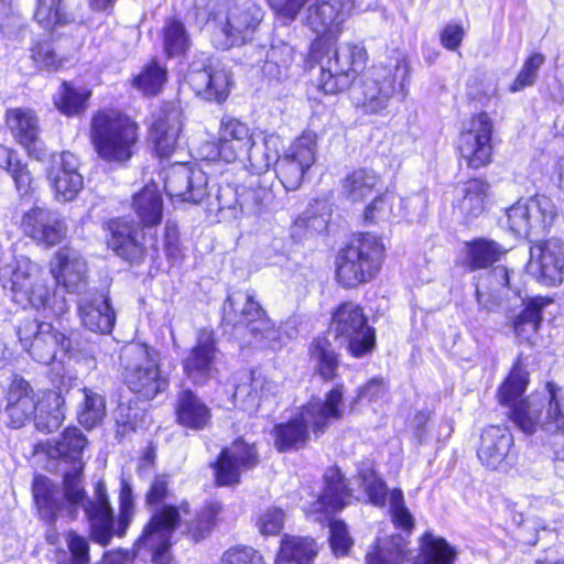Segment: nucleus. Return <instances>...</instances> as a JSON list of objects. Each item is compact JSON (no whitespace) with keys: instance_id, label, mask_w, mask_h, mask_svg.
<instances>
[{"instance_id":"56","label":"nucleus","mask_w":564,"mask_h":564,"mask_svg":"<svg viewBox=\"0 0 564 564\" xmlns=\"http://www.w3.org/2000/svg\"><path fill=\"white\" fill-rule=\"evenodd\" d=\"M394 197L387 192L377 194L372 200L367 204L362 212V221L365 225H377L387 221L393 214Z\"/></svg>"},{"instance_id":"54","label":"nucleus","mask_w":564,"mask_h":564,"mask_svg":"<svg viewBox=\"0 0 564 564\" xmlns=\"http://www.w3.org/2000/svg\"><path fill=\"white\" fill-rule=\"evenodd\" d=\"M191 39L184 23L169 19L163 28V47L169 57L181 56L189 48Z\"/></svg>"},{"instance_id":"58","label":"nucleus","mask_w":564,"mask_h":564,"mask_svg":"<svg viewBox=\"0 0 564 564\" xmlns=\"http://www.w3.org/2000/svg\"><path fill=\"white\" fill-rule=\"evenodd\" d=\"M172 496L171 476L166 473L155 474L144 492V503L149 508L165 505Z\"/></svg>"},{"instance_id":"27","label":"nucleus","mask_w":564,"mask_h":564,"mask_svg":"<svg viewBox=\"0 0 564 564\" xmlns=\"http://www.w3.org/2000/svg\"><path fill=\"white\" fill-rule=\"evenodd\" d=\"M490 189L491 185L485 177L473 175L460 183L459 195L454 198L452 207L469 223L487 210Z\"/></svg>"},{"instance_id":"8","label":"nucleus","mask_w":564,"mask_h":564,"mask_svg":"<svg viewBox=\"0 0 564 564\" xmlns=\"http://www.w3.org/2000/svg\"><path fill=\"white\" fill-rule=\"evenodd\" d=\"M406 95L405 85L395 73H355L350 90L354 108L364 116L387 117Z\"/></svg>"},{"instance_id":"61","label":"nucleus","mask_w":564,"mask_h":564,"mask_svg":"<svg viewBox=\"0 0 564 564\" xmlns=\"http://www.w3.org/2000/svg\"><path fill=\"white\" fill-rule=\"evenodd\" d=\"M220 561L221 564H265L260 551L243 544H237L226 550Z\"/></svg>"},{"instance_id":"1","label":"nucleus","mask_w":564,"mask_h":564,"mask_svg":"<svg viewBox=\"0 0 564 564\" xmlns=\"http://www.w3.org/2000/svg\"><path fill=\"white\" fill-rule=\"evenodd\" d=\"M530 384V372L525 358L519 354L507 375L497 387L495 397L499 405L507 408V419L525 435H533L540 427L544 434V446L553 460L564 462V397L562 388L554 381H546L547 393L543 420L524 395Z\"/></svg>"},{"instance_id":"49","label":"nucleus","mask_w":564,"mask_h":564,"mask_svg":"<svg viewBox=\"0 0 564 564\" xmlns=\"http://www.w3.org/2000/svg\"><path fill=\"white\" fill-rule=\"evenodd\" d=\"M256 59L248 62L246 66L261 67L264 70H273L274 68H290L294 58L293 47L288 44L272 46L269 51L264 47H250Z\"/></svg>"},{"instance_id":"63","label":"nucleus","mask_w":564,"mask_h":564,"mask_svg":"<svg viewBox=\"0 0 564 564\" xmlns=\"http://www.w3.org/2000/svg\"><path fill=\"white\" fill-rule=\"evenodd\" d=\"M507 226L516 235L528 232L530 228V212L525 203L518 200L506 210Z\"/></svg>"},{"instance_id":"59","label":"nucleus","mask_w":564,"mask_h":564,"mask_svg":"<svg viewBox=\"0 0 564 564\" xmlns=\"http://www.w3.org/2000/svg\"><path fill=\"white\" fill-rule=\"evenodd\" d=\"M355 75L351 73H321L317 89L325 95H338L347 89L351 90Z\"/></svg>"},{"instance_id":"20","label":"nucleus","mask_w":564,"mask_h":564,"mask_svg":"<svg viewBox=\"0 0 564 564\" xmlns=\"http://www.w3.org/2000/svg\"><path fill=\"white\" fill-rule=\"evenodd\" d=\"M354 0H316L308 7L307 25L316 35L338 39Z\"/></svg>"},{"instance_id":"40","label":"nucleus","mask_w":564,"mask_h":564,"mask_svg":"<svg viewBox=\"0 0 564 564\" xmlns=\"http://www.w3.org/2000/svg\"><path fill=\"white\" fill-rule=\"evenodd\" d=\"M4 123L19 144L29 155L35 151L39 127L34 111L23 108H9L4 113Z\"/></svg>"},{"instance_id":"38","label":"nucleus","mask_w":564,"mask_h":564,"mask_svg":"<svg viewBox=\"0 0 564 564\" xmlns=\"http://www.w3.org/2000/svg\"><path fill=\"white\" fill-rule=\"evenodd\" d=\"M163 188L172 202L196 205L206 196V188L194 185L193 172L185 166L170 170L165 175Z\"/></svg>"},{"instance_id":"29","label":"nucleus","mask_w":564,"mask_h":564,"mask_svg":"<svg viewBox=\"0 0 564 564\" xmlns=\"http://www.w3.org/2000/svg\"><path fill=\"white\" fill-rule=\"evenodd\" d=\"M174 118V109L166 107L152 115L148 140L154 155L160 160L170 159L176 150L180 128L173 123Z\"/></svg>"},{"instance_id":"13","label":"nucleus","mask_w":564,"mask_h":564,"mask_svg":"<svg viewBox=\"0 0 564 564\" xmlns=\"http://www.w3.org/2000/svg\"><path fill=\"white\" fill-rule=\"evenodd\" d=\"M83 507L88 522V536L93 542L106 547L113 536H126L129 527L120 532V513L116 519L109 496L101 485L96 488L95 498L88 499Z\"/></svg>"},{"instance_id":"5","label":"nucleus","mask_w":564,"mask_h":564,"mask_svg":"<svg viewBox=\"0 0 564 564\" xmlns=\"http://www.w3.org/2000/svg\"><path fill=\"white\" fill-rule=\"evenodd\" d=\"M89 141L102 162L127 166L140 148V124L122 109L102 107L91 115Z\"/></svg>"},{"instance_id":"11","label":"nucleus","mask_w":564,"mask_h":564,"mask_svg":"<svg viewBox=\"0 0 564 564\" xmlns=\"http://www.w3.org/2000/svg\"><path fill=\"white\" fill-rule=\"evenodd\" d=\"M104 240L107 249L129 265H140L145 262L148 247L145 231L133 219L120 215L105 219L101 223Z\"/></svg>"},{"instance_id":"23","label":"nucleus","mask_w":564,"mask_h":564,"mask_svg":"<svg viewBox=\"0 0 564 564\" xmlns=\"http://www.w3.org/2000/svg\"><path fill=\"white\" fill-rule=\"evenodd\" d=\"M48 271L57 285L65 290H73L85 283L87 262L78 250L66 243L52 254Z\"/></svg>"},{"instance_id":"3","label":"nucleus","mask_w":564,"mask_h":564,"mask_svg":"<svg viewBox=\"0 0 564 564\" xmlns=\"http://www.w3.org/2000/svg\"><path fill=\"white\" fill-rule=\"evenodd\" d=\"M387 257V246L380 235L351 232L334 254V281L345 291L370 284L381 275Z\"/></svg>"},{"instance_id":"35","label":"nucleus","mask_w":564,"mask_h":564,"mask_svg":"<svg viewBox=\"0 0 564 564\" xmlns=\"http://www.w3.org/2000/svg\"><path fill=\"white\" fill-rule=\"evenodd\" d=\"M410 540L400 533L377 536L364 556V564H405L410 558Z\"/></svg>"},{"instance_id":"37","label":"nucleus","mask_w":564,"mask_h":564,"mask_svg":"<svg viewBox=\"0 0 564 564\" xmlns=\"http://www.w3.org/2000/svg\"><path fill=\"white\" fill-rule=\"evenodd\" d=\"M458 551L444 536L424 531L417 539L416 554L412 564H456Z\"/></svg>"},{"instance_id":"60","label":"nucleus","mask_w":564,"mask_h":564,"mask_svg":"<svg viewBox=\"0 0 564 564\" xmlns=\"http://www.w3.org/2000/svg\"><path fill=\"white\" fill-rule=\"evenodd\" d=\"M285 513L282 508L271 506L256 518V527L262 535H278L284 527Z\"/></svg>"},{"instance_id":"14","label":"nucleus","mask_w":564,"mask_h":564,"mask_svg":"<svg viewBox=\"0 0 564 564\" xmlns=\"http://www.w3.org/2000/svg\"><path fill=\"white\" fill-rule=\"evenodd\" d=\"M217 338L214 329L202 328L181 365L184 377L196 387L207 384L216 371Z\"/></svg>"},{"instance_id":"48","label":"nucleus","mask_w":564,"mask_h":564,"mask_svg":"<svg viewBox=\"0 0 564 564\" xmlns=\"http://www.w3.org/2000/svg\"><path fill=\"white\" fill-rule=\"evenodd\" d=\"M88 445V438L75 425L66 426L59 434L55 451L58 457L68 464L84 463L83 453Z\"/></svg>"},{"instance_id":"2","label":"nucleus","mask_w":564,"mask_h":564,"mask_svg":"<svg viewBox=\"0 0 564 564\" xmlns=\"http://www.w3.org/2000/svg\"><path fill=\"white\" fill-rule=\"evenodd\" d=\"M344 417V384L336 383L323 400H308L297 406L286 420L273 424L270 434L280 454L305 449L315 438L323 436L332 425Z\"/></svg>"},{"instance_id":"52","label":"nucleus","mask_w":564,"mask_h":564,"mask_svg":"<svg viewBox=\"0 0 564 564\" xmlns=\"http://www.w3.org/2000/svg\"><path fill=\"white\" fill-rule=\"evenodd\" d=\"M162 250L171 268L180 267L186 259L187 248L177 223L167 220L162 231Z\"/></svg>"},{"instance_id":"30","label":"nucleus","mask_w":564,"mask_h":564,"mask_svg":"<svg viewBox=\"0 0 564 564\" xmlns=\"http://www.w3.org/2000/svg\"><path fill=\"white\" fill-rule=\"evenodd\" d=\"M507 252L508 249L498 241L486 237H476L464 242V256L458 264L468 273L488 270L500 262Z\"/></svg>"},{"instance_id":"18","label":"nucleus","mask_w":564,"mask_h":564,"mask_svg":"<svg viewBox=\"0 0 564 564\" xmlns=\"http://www.w3.org/2000/svg\"><path fill=\"white\" fill-rule=\"evenodd\" d=\"M221 324L231 329L243 328L253 336L270 337L276 333L274 322L251 294L247 295L240 311H237L232 300L227 297Z\"/></svg>"},{"instance_id":"10","label":"nucleus","mask_w":564,"mask_h":564,"mask_svg":"<svg viewBox=\"0 0 564 564\" xmlns=\"http://www.w3.org/2000/svg\"><path fill=\"white\" fill-rule=\"evenodd\" d=\"M316 150L317 134L312 130H303L292 140L289 148L276 156L273 170L285 191H296L301 187L306 173L315 164Z\"/></svg>"},{"instance_id":"55","label":"nucleus","mask_w":564,"mask_h":564,"mask_svg":"<svg viewBox=\"0 0 564 564\" xmlns=\"http://www.w3.org/2000/svg\"><path fill=\"white\" fill-rule=\"evenodd\" d=\"M390 519L394 529L409 539L415 529V519L405 505L403 492L400 488H393L390 492Z\"/></svg>"},{"instance_id":"53","label":"nucleus","mask_w":564,"mask_h":564,"mask_svg":"<svg viewBox=\"0 0 564 564\" xmlns=\"http://www.w3.org/2000/svg\"><path fill=\"white\" fill-rule=\"evenodd\" d=\"M65 542L64 562L58 564H91L90 538L77 530L69 529L63 533Z\"/></svg>"},{"instance_id":"9","label":"nucleus","mask_w":564,"mask_h":564,"mask_svg":"<svg viewBox=\"0 0 564 564\" xmlns=\"http://www.w3.org/2000/svg\"><path fill=\"white\" fill-rule=\"evenodd\" d=\"M261 464L257 442H249L245 436L235 437L229 445L220 448L209 464L213 482L216 488H235L242 481V474L254 470Z\"/></svg>"},{"instance_id":"36","label":"nucleus","mask_w":564,"mask_h":564,"mask_svg":"<svg viewBox=\"0 0 564 564\" xmlns=\"http://www.w3.org/2000/svg\"><path fill=\"white\" fill-rule=\"evenodd\" d=\"M224 509L219 500L205 501L193 518L183 522L182 535L193 543L206 540L219 525Z\"/></svg>"},{"instance_id":"43","label":"nucleus","mask_w":564,"mask_h":564,"mask_svg":"<svg viewBox=\"0 0 564 564\" xmlns=\"http://www.w3.org/2000/svg\"><path fill=\"white\" fill-rule=\"evenodd\" d=\"M78 315L86 328L94 333L110 334L116 322V314L109 299L100 303L91 300L82 301L78 305Z\"/></svg>"},{"instance_id":"33","label":"nucleus","mask_w":564,"mask_h":564,"mask_svg":"<svg viewBox=\"0 0 564 564\" xmlns=\"http://www.w3.org/2000/svg\"><path fill=\"white\" fill-rule=\"evenodd\" d=\"M307 357L314 365L315 375L324 382H330L338 378L340 352L329 339L327 332L319 333L311 339L307 345Z\"/></svg>"},{"instance_id":"24","label":"nucleus","mask_w":564,"mask_h":564,"mask_svg":"<svg viewBox=\"0 0 564 564\" xmlns=\"http://www.w3.org/2000/svg\"><path fill=\"white\" fill-rule=\"evenodd\" d=\"M173 415L174 422L186 431L200 432L213 422L212 408L191 388L177 392Z\"/></svg>"},{"instance_id":"34","label":"nucleus","mask_w":564,"mask_h":564,"mask_svg":"<svg viewBox=\"0 0 564 564\" xmlns=\"http://www.w3.org/2000/svg\"><path fill=\"white\" fill-rule=\"evenodd\" d=\"M319 549L313 535L284 533L279 541L274 564H314Z\"/></svg>"},{"instance_id":"50","label":"nucleus","mask_w":564,"mask_h":564,"mask_svg":"<svg viewBox=\"0 0 564 564\" xmlns=\"http://www.w3.org/2000/svg\"><path fill=\"white\" fill-rule=\"evenodd\" d=\"M337 40L317 35L311 45L310 53L305 59V68L313 70H332L339 62L335 51Z\"/></svg>"},{"instance_id":"7","label":"nucleus","mask_w":564,"mask_h":564,"mask_svg":"<svg viewBox=\"0 0 564 564\" xmlns=\"http://www.w3.org/2000/svg\"><path fill=\"white\" fill-rule=\"evenodd\" d=\"M496 124L485 111L473 113L454 141V153L459 167L477 172L491 166L496 158Z\"/></svg>"},{"instance_id":"6","label":"nucleus","mask_w":564,"mask_h":564,"mask_svg":"<svg viewBox=\"0 0 564 564\" xmlns=\"http://www.w3.org/2000/svg\"><path fill=\"white\" fill-rule=\"evenodd\" d=\"M352 359L370 357L378 346L377 329L365 307L351 299L337 302L328 313L327 330Z\"/></svg>"},{"instance_id":"25","label":"nucleus","mask_w":564,"mask_h":564,"mask_svg":"<svg viewBox=\"0 0 564 564\" xmlns=\"http://www.w3.org/2000/svg\"><path fill=\"white\" fill-rule=\"evenodd\" d=\"M553 303L550 296L535 295L522 301L521 310L513 315L509 325L519 344L534 346L542 328L543 312Z\"/></svg>"},{"instance_id":"28","label":"nucleus","mask_w":564,"mask_h":564,"mask_svg":"<svg viewBox=\"0 0 564 564\" xmlns=\"http://www.w3.org/2000/svg\"><path fill=\"white\" fill-rule=\"evenodd\" d=\"M538 280L545 286H558L564 281V241L550 238L538 241Z\"/></svg>"},{"instance_id":"12","label":"nucleus","mask_w":564,"mask_h":564,"mask_svg":"<svg viewBox=\"0 0 564 564\" xmlns=\"http://www.w3.org/2000/svg\"><path fill=\"white\" fill-rule=\"evenodd\" d=\"M19 228L25 238L43 249L61 246L68 238L66 219L47 207L33 206L24 212Z\"/></svg>"},{"instance_id":"32","label":"nucleus","mask_w":564,"mask_h":564,"mask_svg":"<svg viewBox=\"0 0 564 564\" xmlns=\"http://www.w3.org/2000/svg\"><path fill=\"white\" fill-rule=\"evenodd\" d=\"M131 209L141 231L160 226L164 216L163 197L155 184H145L131 197Z\"/></svg>"},{"instance_id":"44","label":"nucleus","mask_w":564,"mask_h":564,"mask_svg":"<svg viewBox=\"0 0 564 564\" xmlns=\"http://www.w3.org/2000/svg\"><path fill=\"white\" fill-rule=\"evenodd\" d=\"M93 90L89 87H76L72 82L63 80L54 96V107L65 117H79L88 108Z\"/></svg>"},{"instance_id":"21","label":"nucleus","mask_w":564,"mask_h":564,"mask_svg":"<svg viewBox=\"0 0 564 564\" xmlns=\"http://www.w3.org/2000/svg\"><path fill=\"white\" fill-rule=\"evenodd\" d=\"M33 262L25 259L12 270L9 285L4 284V289H9L11 300L22 308L33 307L35 310H46L50 305L51 293L42 286H35L31 276Z\"/></svg>"},{"instance_id":"42","label":"nucleus","mask_w":564,"mask_h":564,"mask_svg":"<svg viewBox=\"0 0 564 564\" xmlns=\"http://www.w3.org/2000/svg\"><path fill=\"white\" fill-rule=\"evenodd\" d=\"M34 324L35 332L32 338L23 336L22 328H19V340L34 361L48 366L56 359L55 341L48 327L50 323L34 321Z\"/></svg>"},{"instance_id":"4","label":"nucleus","mask_w":564,"mask_h":564,"mask_svg":"<svg viewBox=\"0 0 564 564\" xmlns=\"http://www.w3.org/2000/svg\"><path fill=\"white\" fill-rule=\"evenodd\" d=\"M354 489L341 469L329 466L322 476V488L316 498L310 502L305 510L307 517L323 523L327 521L328 546L334 557L343 558L351 553L355 540L349 532L347 523L336 518L354 501Z\"/></svg>"},{"instance_id":"17","label":"nucleus","mask_w":564,"mask_h":564,"mask_svg":"<svg viewBox=\"0 0 564 564\" xmlns=\"http://www.w3.org/2000/svg\"><path fill=\"white\" fill-rule=\"evenodd\" d=\"M476 454L481 465L490 470L511 465L517 458V451L509 427L502 424L484 427Z\"/></svg>"},{"instance_id":"19","label":"nucleus","mask_w":564,"mask_h":564,"mask_svg":"<svg viewBox=\"0 0 564 564\" xmlns=\"http://www.w3.org/2000/svg\"><path fill=\"white\" fill-rule=\"evenodd\" d=\"M122 382L141 402L154 400L170 387V378L163 372L160 361H154L148 366L124 367Z\"/></svg>"},{"instance_id":"46","label":"nucleus","mask_w":564,"mask_h":564,"mask_svg":"<svg viewBox=\"0 0 564 564\" xmlns=\"http://www.w3.org/2000/svg\"><path fill=\"white\" fill-rule=\"evenodd\" d=\"M380 175L366 167L352 170L343 180V191L348 199L354 203L364 202L377 191Z\"/></svg>"},{"instance_id":"47","label":"nucleus","mask_w":564,"mask_h":564,"mask_svg":"<svg viewBox=\"0 0 564 564\" xmlns=\"http://www.w3.org/2000/svg\"><path fill=\"white\" fill-rule=\"evenodd\" d=\"M83 400L76 413V420L86 431L100 425L106 417V399L91 388H82Z\"/></svg>"},{"instance_id":"15","label":"nucleus","mask_w":564,"mask_h":564,"mask_svg":"<svg viewBox=\"0 0 564 564\" xmlns=\"http://www.w3.org/2000/svg\"><path fill=\"white\" fill-rule=\"evenodd\" d=\"M34 387L19 373L11 376L3 390L0 417L10 430H20L31 423Z\"/></svg>"},{"instance_id":"41","label":"nucleus","mask_w":564,"mask_h":564,"mask_svg":"<svg viewBox=\"0 0 564 564\" xmlns=\"http://www.w3.org/2000/svg\"><path fill=\"white\" fill-rule=\"evenodd\" d=\"M260 21V10L256 7L235 8L229 13L224 29L227 42L223 44V48L243 43L254 32Z\"/></svg>"},{"instance_id":"57","label":"nucleus","mask_w":564,"mask_h":564,"mask_svg":"<svg viewBox=\"0 0 564 564\" xmlns=\"http://www.w3.org/2000/svg\"><path fill=\"white\" fill-rule=\"evenodd\" d=\"M34 18L46 30L68 22L67 14L62 8V0H37Z\"/></svg>"},{"instance_id":"22","label":"nucleus","mask_w":564,"mask_h":564,"mask_svg":"<svg viewBox=\"0 0 564 564\" xmlns=\"http://www.w3.org/2000/svg\"><path fill=\"white\" fill-rule=\"evenodd\" d=\"M31 495L36 518L55 529L62 512L67 511V503L59 496L57 485L47 476L35 474L31 481Z\"/></svg>"},{"instance_id":"62","label":"nucleus","mask_w":564,"mask_h":564,"mask_svg":"<svg viewBox=\"0 0 564 564\" xmlns=\"http://www.w3.org/2000/svg\"><path fill=\"white\" fill-rule=\"evenodd\" d=\"M8 174L11 176L14 187L21 196H31L35 191V177L29 165L20 158L11 166Z\"/></svg>"},{"instance_id":"39","label":"nucleus","mask_w":564,"mask_h":564,"mask_svg":"<svg viewBox=\"0 0 564 564\" xmlns=\"http://www.w3.org/2000/svg\"><path fill=\"white\" fill-rule=\"evenodd\" d=\"M153 509L143 527L141 539H148L155 533L173 534L182 524L181 512L188 513L191 505L187 500H182L180 505L165 503Z\"/></svg>"},{"instance_id":"16","label":"nucleus","mask_w":564,"mask_h":564,"mask_svg":"<svg viewBox=\"0 0 564 564\" xmlns=\"http://www.w3.org/2000/svg\"><path fill=\"white\" fill-rule=\"evenodd\" d=\"M254 135L250 126L237 118L225 117L214 142L216 158L225 163H235L248 156L254 147Z\"/></svg>"},{"instance_id":"51","label":"nucleus","mask_w":564,"mask_h":564,"mask_svg":"<svg viewBox=\"0 0 564 564\" xmlns=\"http://www.w3.org/2000/svg\"><path fill=\"white\" fill-rule=\"evenodd\" d=\"M199 78L195 79L198 94L207 100L224 102L230 94L232 84L231 73H196Z\"/></svg>"},{"instance_id":"26","label":"nucleus","mask_w":564,"mask_h":564,"mask_svg":"<svg viewBox=\"0 0 564 564\" xmlns=\"http://www.w3.org/2000/svg\"><path fill=\"white\" fill-rule=\"evenodd\" d=\"M47 177L57 202H72L83 189V176L78 173L75 158L70 153L63 152L58 160L52 162Z\"/></svg>"},{"instance_id":"64","label":"nucleus","mask_w":564,"mask_h":564,"mask_svg":"<svg viewBox=\"0 0 564 564\" xmlns=\"http://www.w3.org/2000/svg\"><path fill=\"white\" fill-rule=\"evenodd\" d=\"M340 70H362L366 68L368 54L362 44H347L341 57H338Z\"/></svg>"},{"instance_id":"45","label":"nucleus","mask_w":564,"mask_h":564,"mask_svg":"<svg viewBox=\"0 0 564 564\" xmlns=\"http://www.w3.org/2000/svg\"><path fill=\"white\" fill-rule=\"evenodd\" d=\"M85 463L73 464V468L66 470L62 476L63 498L67 503V516L75 521L78 516V508L87 499V491L84 487Z\"/></svg>"},{"instance_id":"31","label":"nucleus","mask_w":564,"mask_h":564,"mask_svg":"<svg viewBox=\"0 0 564 564\" xmlns=\"http://www.w3.org/2000/svg\"><path fill=\"white\" fill-rule=\"evenodd\" d=\"M64 398L54 389L33 390L32 420L39 432L50 434L56 431L63 423L62 406Z\"/></svg>"}]
</instances>
